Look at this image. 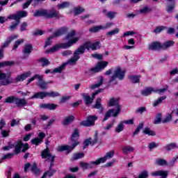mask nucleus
Returning <instances> with one entry per match:
<instances>
[{
    "instance_id": "nucleus-1",
    "label": "nucleus",
    "mask_w": 178,
    "mask_h": 178,
    "mask_svg": "<svg viewBox=\"0 0 178 178\" xmlns=\"http://www.w3.org/2000/svg\"><path fill=\"white\" fill-rule=\"evenodd\" d=\"M11 76L12 74L10 72L7 74H1V79L4 80V81L1 82V85L6 86H9V84H13L14 83H20V81H24L27 77H30L31 76V72L29 71L17 75L15 79L10 77Z\"/></svg>"
},
{
    "instance_id": "nucleus-2",
    "label": "nucleus",
    "mask_w": 178,
    "mask_h": 178,
    "mask_svg": "<svg viewBox=\"0 0 178 178\" xmlns=\"http://www.w3.org/2000/svg\"><path fill=\"white\" fill-rule=\"evenodd\" d=\"M86 52V49L84 46H81L78 48L74 53V56L69 59L66 63L61 65L60 67L55 68L52 73H62L65 68L66 67L67 65H76V62L80 59V55L83 54Z\"/></svg>"
},
{
    "instance_id": "nucleus-3",
    "label": "nucleus",
    "mask_w": 178,
    "mask_h": 178,
    "mask_svg": "<svg viewBox=\"0 0 178 178\" xmlns=\"http://www.w3.org/2000/svg\"><path fill=\"white\" fill-rule=\"evenodd\" d=\"M108 106H116V110L115 111V108H111L109 109L105 114V117L103 119V122H106V120H108V118H111V116H113V118H116L119 113H120V111H122V107H120V105H119V100L115 99V97H112L110 99V100L108 102Z\"/></svg>"
},
{
    "instance_id": "nucleus-4",
    "label": "nucleus",
    "mask_w": 178,
    "mask_h": 178,
    "mask_svg": "<svg viewBox=\"0 0 178 178\" xmlns=\"http://www.w3.org/2000/svg\"><path fill=\"white\" fill-rule=\"evenodd\" d=\"M4 104H15L17 108H23L29 105V102L24 98H20L15 96H9L6 98Z\"/></svg>"
},
{
    "instance_id": "nucleus-5",
    "label": "nucleus",
    "mask_w": 178,
    "mask_h": 178,
    "mask_svg": "<svg viewBox=\"0 0 178 178\" xmlns=\"http://www.w3.org/2000/svg\"><path fill=\"white\" fill-rule=\"evenodd\" d=\"M74 35H76V31H74L68 33L64 38L65 43L63 44V45H74L79 40L78 37L74 38Z\"/></svg>"
},
{
    "instance_id": "nucleus-6",
    "label": "nucleus",
    "mask_w": 178,
    "mask_h": 178,
    "mask_svg": "<svg viewBox=\"0 0 178 178\" xmlns=\"http://www.w3.org/2000/svg\"><path fill=\"white\" fill-rule=\"evenodd\" d=\"M102 91H104V89L102 88L97 90L95 92L92 93V97L88 95L87 93H82L81 95L83 98V101L86 105H91V104L94 102L95 95H98V94H99V92H102Z\"/></svg>"
},
{
    "instance_id": "nucleus-7",
    "label": "nucleus",
    "mask_w": 178,
    "mask_h": 178,
    "mask_svg": "<svg viewBox=\"0 0 178 178\" xmlns=\"http://www.w3.org/2000/svg\"><path fill=\"white\" fill-rule=\"evenodd\" d=\"M98 117L97 115H88L86 120H83L79 123L80 126L83 127H91L95 124V120H97Z\"/></svg>"
},
{
    "instance_id": "nucleus-8",
    "label": "nucleus",
    "mask_w": 178,
    "mask_h": 178,
    "mask_svg": "<svg viewBox=\"0 0 178 178\" xmlns=\"http://www.w3.org/2000/svg\"><path fill=\"white\" fill-rule=\"evenodd\" d=\"M79 138H80V130L79 129L75 128L72 132L71 136V141L72 143L71 151H73L77 145H79Z\"/></svg>"
},
{
    "instance_id": "nucleus-9",
    "label": "nucleus",
    "mask_w": 178,
    "mask_h": 178,
    "mask_svg": "<svg viewBox=\"0 0 178 178\" xmlns=\"http://www.w3.org/2000/svg\"><path fill=\"white\" fill-rule=\"evenodd\" d=\"M126 72L122 70L120 67H117L114 71L113 74L109 80V83H113L116 79H119L120 80H123L124 79V74Z\"/></svg>"
},
{
    "instance_id": "nucleus-10",
    "label": "nucleus",
    "mask_w": 178,
    "mask_h": 178,
    "mask_svg": "<svg viewBox=\"0 0 178 178\" xmlns=\"http://www.w3.org/2000/svg\"><path fill=\"white\" fill-rule=\"evenodd\" d=\"M27 11L21 10L17 12L15 14L8 15L7 19H9L10 20H17L18 22H20V19H22V17H27Z\"/></svg>"
},
{
    "instance_id": "nucleus-11",
    "label": "nucleus",
    "mask_w": 178,
    "mask_h": 178,
    "mask_svg": "<svg viewBox=\"0 0 178 178\" xmlns=\"http://www.w3.org/2000/svg\"><path fill=\"white\" fill-rule=\"evenodd\" d=\"M41 156L42 159H47V161L51 162V163H54V162L55 161V156H52V154L49 152V148L48 147H47L42 152Z\"/></svg>"
},
{
    "instance_id": "nucleus-12",
    "label": "nucleus",
    "mask_w": 178,
    "mask_h": 178,
    "mask_svg": "<svg viewBox=\"0 0 178 178\" xmlns=\"http://www.w3.org/2000/svg\"><path fill=\"white\" fill-rule=\"evenodd\" d=\"M98 143V131L95 132V138L92 140L91 138L86 139L83 143V149H86L88 145H95Z\"/></svg>"
},
{
    "instance_id": "nucleus-13",
    "label": "nucleus",
    "mask_w": 178,
    "mask_h": 178,
    "mask_svg": "<svg viewBox=\"0 0 178 178\" xmlns=\"http://www.w3.org/2000/svg\"><path fill=\"white\" fill-rule=\"evenodd\" d=\"M46 19H59V11L55 8L46 10Z\"/></svg>"
},
{
    "instance_id": "nucleus-14",
    "label": "nucleus",
    "mask_w": 178,
    "mask_h": 178,
    "mask_svg": "<svg viewBox=\"0 0 178 178\" xmlns=\"http://www.w3.org/2000/svg\"><path fill=\"white\" fill-rule=\"evenodd\" d=\"M170 47V45H149L147 49L149 51H166Z\"/></svg>"
},
{
    "instance_id": "nucleus-15",
    "label": "nucleus",
    "mask_w": 178,
    "mask_h": 178,
    "mask_svg": "<svg viewBox=\"0 0 178 178\" xmlns=\"http://www.w3.org/2000/svg\"><path fill=\"white\" fill-rule=\"evenodd\" d=\"M168 175H169V172L168 170H160L158 171H154L151 173V175L153 177H156L160 176V178H168Z\"/></svg>"
},
{
    "instance_id": "nucleus-16",
    "label": "nucleus",
    "mask_w": 178,
    "mask_h": 178,
    "mask_svg": "<svg viewBox=\"0 0 178 178\" xmlns=\"http://www.w3.org/2000/svg\"><path fill=\"white\" fill-rule=\"evenodd\" d=\"M70 45H56L51 47L50 49L47 50V54H52L53 52H56L58 49H67Z\"/></svg>"
},
{
    "instance_id": "nucleus-17",
    "label": "nucleus",
    "mask_w": 178,
    "mask_h": 178,
    "mask_svg": "<svg viewBox=\"0 0 178 178\" xmlns=\"http://www.w3.org/2000/svg\"><path fill=\"white\" fill-rule=\"evenodd\" d=\"M67 31H69V29H67V27H62V28L58 29L57 31H56L53 33V36L56 38L58 37H60V36L66 34V33H67Z\"/></svg>"
},
{
    "instance_id": "nucleus-18",
    "label": "nucleus",
    "mask_w": 178,
    "mask_h": 178,
    "mask_svg": "<svg viewBox=\"0 0 178 178\" xmlns=\"http://www.w3.org/2000/svg\"><path fill=\"white\" fill-rule=\"evenodd\" d=\"M74 119H76V118L73 115L65 117L61 122V124H63V126H69V124L74 122Z\"/></svg>"
},
{
    "instance_id": "nucleus-19",
    "label": "nucleus",
    "mask_w": 178,
    "mask_h": 178,
    "mask_svg": "<svg viewBox=\"0 0 178 178\" xmlns=\"http://www.w3.org/2000/svg\"><path fill=\"white\" fill-rule=\"evenodd\" d=\"M113 155H115L114 150L108 152L106 153L105 156L98 159L99 161L100 162V163H105V162H106L107 159H111V158H113Z\"/></svg>"
},
{
    "instance_id": "nucleus-20",
    "label": "nucleus",
    "mask_w": 178,
    "mask_h": 178,
    "mask_svg": "<svg viewBox=\"0 0 178 178\" xmlns=\"http://www.w3.org/2000/svg\"><path fill=\"white\" fill-rule=\"evenodd\" d=\"M38 98H40V99H44V98H47V92L42 91L35 93L31 97L29 98V99H38Z\"/></svg>"
},
{
    "instance_id": "nucleus-21",
    "label": "nucleus",
    "mask_w": 178,
    "mask_h": 178,
    "mask_svg": "<svg viewBox=\"0 0 178 178\" xmlns=\"http://www.w3.org/2000/svg\"><path fill=\"white\" fill-rule=\"evenodd\" d=\"M101 102H102V99L101 97H98L96 100L95 104L92 106V108L99 109L100 113H102L104 112V107L102 106Z\"/></svg>"
},
{
    "instance_id": "nucleus-22",
    "label": "nucleus",
    "mask_w": 178,
    "mask_h": 178,
    "mask_svg": "<svg viewBox=\"0 0 178 178\" xmlns=\"http://www.w3.org/2000/svg\"><path fill=\"white\" fill-rule=\"evenodd\" d=\"M52 166H54V163H51L49 170L45 172L42 175V178H46L47 176H48L49 177H51V176H54V175H55L56 170H52Z\"/></svg>"
},
{
    "instance_id": "nucleus-23",
    "label": "nucleus",
    "mask_w": 178,
    "mask_h": 178,
    "mask_svg": "<svg viewBox=\"0 0 178 178\" xmlns=\"http://www.w3.org/2000/svg\"><path fill=\"white\" fill-rule=\"evenodd\" d=\"M13 145H14L15 148L14 154H15V155L20 154V152H22V147H23V143H22V141H19V143H15L13 144Z\"/></svg>"
},
{
    "instance_id": "nucleus-24",
    "label": "nucleus",
    "mask_w": 178,
    "mask_h": 178,
    "mask_svg": "<svg viewBox=\"0 0 178 178\" xmlns=\"http://www.w3.org/2000/svg\"><path fill=\"white\" fill-rule=\"evenodd\" d=\"M154 2H156L158 0H153ZM168 2H171V3H168L167 5V12L168 13H172L173 12V10L175 9V0H166Z\"/></svg>"
},
{
    "instance_id": "nucleus-25",
    "label": "nucleus",
    "mask_w": 178,
    "mask_h": 178,
    "mask_svg": "<svg viewBox=\"0 0 178 178\" xmlns=\"http://www.w3.org/2000/svg\"><path fill=\"white\" fill-rule=\"evenodd\" d=\"M152 92H155V90L153 88H145L144 90H141V95L143 97H148V95H151Z\"/></svg>"
},
{
    "instance_id": "nucleus-26",
    "label": "nucleus",
    "mask_w": 178,
    "mask_h": 178,
    "mask_svg": "<svg viewBox=\"0 0 178 178\" xmlns=\"http://www.w3.org/2000/svg\"><path fill=\"white\" fill-rule=\"evenodd\" d=\"M38 80L39 83L41 82L42 80H44V76L40 75V74H35L33 77L28 79V83H26V86H29L31 81H34V80Z\"/></svg>"
},
{
    "instance_id": "nucleus-27",
    "label": "nucleus",
    "mask_w": 178,
    "mask_h": 178,
    "mask_svg": "<svg viewBox=\"0 0 178 178\" xmlns=\"http://www.w3.org/2000/svg\"><path fill=\"white\" fill-rule=\"evenodd\" d=\"M71 149H72V147H70V146L67 145L58 146L57 148L58 152H63V151H67V154H70V152H72Z\"/></svg>"
},
{
    "instance_id": "nucleus-28",
    "label": "nucleus",
    "mask_w": 178,
    "mask_h": 178,
    "mask_svg": "<svg viewBox=\"0 0 178 178\" xmlns=\"http://www.w3.org/2000/svg\"><path fill=\"white\" fill-rule=\"evenodd\" d=\"M46 15H47V10H44V9L37 10L33 13V16L35 17H40L42 16L43 17L46 18Z\"/></svg>"
},
{
    "instance_id": "nucleus-29",
    "label": "nucleus",
    "mask_w": 178,
    "mask_h": 178,
    "mask_svg": "<svg viewBox=\"0 0 178 178\" xmlns=\"http://www.w3.org/2000/svg\"><path fill=\"white\" fill-rule=\"evenodd\" d=\"M122 153L124 155H129V154H130V152H133V151H134V147H133L132 146L130 145H127L124 147L122 149Z\"/></svg>"
},
{
    "instance_id": "nucleus-30",
    "label": "nucleus",
    "mask_w": 178,
    "mask_h": 178,
    "mask_svg": "<svg viewBox=\"0 0 178 178\" xmlns=\"http://www.w3.org/2000/svg\"><path fill=\"white\" fill-rule=\"evenodd\" d=\"M38 62L39 63H41L42 67H45V66H48L49 65H51V62H49V60L45 58H39L38 60Z\"/></svg>"
},
{
    "instance_id": "nucleus-31",
    "label": "nucleus",
    "mask_w": 178,
    "mask_h": 178,
    "mask_svg": "<svg viewBox=\"0 0 178 178\" xmlns=\"http://www.w3.org/2000/svg\"><path fill=\"white\" fill-rule=\"evenodd\" d=\"M104 84V76H99V81L97 83L92 85L90 86L91 90H95V88H98V87H101Z\"/></svg>"
},
{
    "instance_id": "nucleus-32",
    "label": "nucleus",
    "mask_w": 178,
    "mask_h": 178,
    "mask_svg": "<svg viewBox=\"0 0 178 178\" xmlns=\"http://www.w3.org/2000/svg\"><path fill=\"white\" fill-rule=\"evenodd\" d=\"M155 163L158 166H168V161L165 159H157Z\"/></svg>"
},
{
    "instance_id": "nucleus-33",
    "label": "nucleus",
    "mask_w": 178,
    "mask_h": 178,
    "mask_svg": "<svg viewBox=\"0 0 178 178\" xmlns=\"http://www.w3.org/2000/svg\"><path fill=\"white\" fill-rule=\"evenodd\" d=\"M94 165H101L99 159L95 161H90V163H87V169H92V168H94Z\"/></svg>"
},
{
    "instance_id": "nucleus-34",
    "label": "nucleus",
    "mask_w": 178,
    "mask_h": 178,
    "mask_svg": "<svg viewBox=\"0 0 178 178\" xmlns=\"http://www.w3.org/2000/svg\"><path fill=\"white\" fill-rule=\"evenodd\" d=\"M31 170L33 173H34V175H40V173H41V171L40 170V169L37 168V164L35 163H34L32 165L31 168Z\"/></svg>"
},
{
    "instance_id": "nucleus-35",
    "label": "nucleus",
    "mask_w": 178,
    "mask_h": 178,
    "mask_svg": "<svg viewBox=\"0 0 178 178\" xmlns=\"http://www.w3.org/2000/svg\"><path fill=\"white\" fill-rule=\"evenodd\" d=\"M119 28H115V29L107 32L106 35H107V37H112L113 35H115V34H119Z\"/></svg>"
},
{
    "instance_id": "nucleus-36",
    "label": "nucleus",
    "mask_w": 178,
    "mask_h": 178,
    "mask_svg": "<svg viewBox=\"0 0 178 178\" xmlns=\"http://www.w3.org/2000/svg\"><path fill=\"white\" fill-rule=\"evenodd\" d=\"M47 97L55 98V97H60V94L58 92H54V91L46 92V97Z\"/></svg>"
},
{
    "instance_id": "nucleus-37",
    "label": "nucleus",
    "mask_w": 178,
    "mask_h": 178,
    "mask_svg": "<svg viewBox=\"0 0 178 178\" xmlns=\"http://www.w3.org/2000/svg\"><path fill=\"white\" fill-rule=\"evenodd\" d=\"M176 148H178L176 143H170L165 146V149H166V151H172V149H175Z\"/></svg>"
},
{
    "instance_id": "nucleus-38",
    "label": "nucleus",
    "mask_w": 178,
    "mask_h": 178,
    "mask_svg": "<svg viewBox=\"0 0 178 178\" xmlns=\"http://www.w3.org/2000/svg\"><path fill=\"white\" fill-rule=\"evenodd\" d=\"M141 76H129V79L130 81H131L134 84H136V83H139L140 81V78Z\"/></svg>"
},
{
    "instance_id": "nucleus-39",
    "label": "nucleus",
    "mask_w": 178,
    "mask_h": 178,
    "mask_svg": "<svg viewBox=\"0 0 178 178\" xmlns=\"http://www.w3.org/2000/svg\"><path fill=\"white\" fill-rule=\"evenodd\" d=\"M19 24H20V21L15 20V22H13L11 25L8 27V30H10V31L16 30Z\"/></svg>"
},
{
    "instance_id": "nucleus-40",
    "label": "nucleus",
    "mask_w": 178,
    "mask_h": 178,
    "mask_svg": "<svg viewBox=\"0 0 178 178\" xmlns=\"http://www.w3.org/2000/svg\"><path fill=\"white\" fill-rule=\"evenodd\" d=\"M85 12L84 8L81 7H76L74 8V13L75 16H77L79 15H81V13H83Z\"/></svg>"
},
{
    "instance_id": "nucleus-41",
    "label": "nucleus",
    "mask_w": 178,
    "mask_h": 178,
    "mask_svg": "<svg viewBox=\"0 0 178 178\" xmlns=\"http://www.w3.org/2000/svg\"><path fill=\"white\" fill-rule=\"evenodd\" d=\"M70 6V3L69 1H65L60 4L57 5V8L58 9H65L66 8H69Z\"/></svg>"
},
{
    "instance_id": "nucleus-42",
    "label": "nucleus",
    "mask_w": 178,
    "mask_h": 178,
    "mask_svg": "<svg viewBox=\"0 0 178 178\" xmlns=\"http://www.w3.org/2000/svg\"><path fill=\"white\" fill-rule=\"evenodd\" d=\"M174 112L175 111H172L171 113L168 114V115L162 120V123H169V122H172V114L174 113Z\"/></svg>"
},
{
    "instance_id": "nucleus-43",
    "label": "nucleus",
    "mask_w": 178,
    "mask_h": 178,
    "mask_svg": "<svg viewBox=\"0 0 178 178\" xmlns=\"http://www.w3.org/2000/svg\"><path fill=\"white\" fill-rule=\"evenodd\" d=\"M160 123H162V113H158L156 115L154 124H159Z\"/></svg>"
},
{
    "instance_id": "nucleus-44",
    "label": "nucleus",
    "mask_w": 178,
    "mask_h": 178,
    "mask_svg": "<svg viewBox=\"0 0 178 178\" xmlns=\"http://www.w3.org/2000/svg\"><path fill=\"white\" fill-rule=\"evenodd\" d=\"M99 30H102V25L95 26L89 29L90 33H98Z\"/></svg>"
},
{
    "instance_id": "nucleus-45",
    "label": "nucleus",
    "mask_w": 178,
    "mask_h": 178,
    "mask_svg": "<svg viewBox=\"0 0 178 178\" xmlns=\"http://www.w3.org/2000/svg\"><path fill=\"white\" fill-rule=\"evenodd\" d=\"M38 86L41 88V90H47L48 88V82H45L44 80L40 81Z\"/></svg>"
},
{
    "instance_id": "nucleus-46",
    "label": "nucleus",
    "mask_w": 178,
    "mask_h": 178,
    "mask_svg": "<svg viewBox=\"0 0 178 178\" xmlns=\"http://www.w3.org/2000/svg\"><path fill=\"white\" fill-rule=\"evenodd\" d=\"M165 29H166V26H156L153 30V33H154V34H159V33H161V31H163V30H165Z\"/></svg>"
},
{
    "instance_id": "nucleus-47",
    "label": "nucleus",
    "mask_w": 178,
    "mask_h": 178,
    "mask_svg": "<svg viewBox=\"0 0 178 178\" xmlns=\"http://www.w3.org/2000/svg\"><path fill=\"white\" fill-rule=\"evenodd\" d=\"M13 61H3L0 63V67H5L6 66H13L14 65Z\"/></svg>"
},
{
    "instance_id": "nucleus-48",
    "label": "nucleus",
    "mask_w": 178,
    "mask_h": 178,
    "mask_svg": "<svg viewBox=\"0 0 178 178\" xmlns=\"http://www.w3.org/2000/svg\"><path fill=\"white\" fill-rule=\"evenodd\" d=\"M33 51V46L32 45H26L24 48V55H27L30 54Z\"/></svg>"
},
{
    "instance_id": "nucleus-49",
    "label": "nucleus",
    "mask_w": 178,
    "mask_h": 178,
    "mask_svg": "<svg viewBox=\"0 0 178 178\" xmlns=\"http://www.w3.org/2000/svg\"><path fill=\"white\" fill-rule=\"evenodd\" d=\"M152 9L149 8L148 6H145L143 8L140 10V13H142V15H145L146 13H149Z\"/></svg>"
},
{
    "instance_id": "nucleus-50",
    "label": "nucleus",
    "mask_w": 178,
    "mask_h": 178,
    "mask_svg": "<svg viewBox=\"0 0 178 178\" xmlns=\"http://www.w3.org/2000/svg\"><path fill=\"white\" fill-rule=\"evenodd\" d=\"M165 99H166V96L161 97L154 102L153 106H158L159 104L162 103L163 101H165Z\"/></svg>"
},
{
    "instance_id": "nucleus-51",
    "label": "nucleus",
    "mask_w": 178,
    "mask_h": 178,
    "mask_svg": "<svg viewBox=\"0 0 178 178\" xmlns=\"http://www.w3.org/2000/svg\"><path fill=\"white\" fill-rule=\"evenodd\" d=\"M144 127V123H140L138 124V126L137 127L136 129L135 130V131L133 134V136L134 137V136H137V134H138V133H140V131L141 130V129H143Z\"/></svg>"
},
{
    "instance_id": "nucleus-52",
    "label": "nucleus",
    "mask_w": 178,
    "mask_h": 178,
    "mask_svg": "<svg viewBox=\"0 0 178 178\" xmlns=\"http://www.w3.org/2000/svg\"><path fill=\"white\" fill-rule=\"evenodd\" d=\"M143 133L147 134V136H155L156 134L155 131H152L149 127L145 128Z\"/></svg>"
},
{
    "instance_id": "nucleus-53",
    "label": "nucleus",
    "mask_w": 178,
    "mask_h": 178,
    "mask_svg": "<svg viewBox=\"0 0 178 178\" xmlns=\"http://www.w3.org/2000/svg\"><path fill=\"white\" fill-rule=\"evenodd\" d=\"M124 129V125L123 124V122H120L117 126L115 130L116 133H120V131H123Z\"/></svg>"
},
{
    "instance_id": "nucleus-54",
    "label": "nucleus",
    "mask_w": 178,
    "mask_h": 178,
    "mask_svg": "<svg viewBox=\"0 0 178 178\" xmlns=\"http://www.w3.org/2000/svg\"><path fill=\"white\" fill-rule=\"evenodd\" d=\"M97 67L100 68V71L102 70V69H105L106 66H108V62L106 61H102L97 63Z\"/></svg>"
},
{
    "instance_id": "nucleus-55",
    "label": "nucleus",
    "mask_w": 178,
    "mask_h": 178,
    "mask_svg": "<svg viewBox=\"0 0 178 178\" xmlns=\"http://www.w3.org/2000/svg\"><path fill=\"white\" fill-rule=\"evenodd\" d=\"M81 158H84V153H76L74 154L72 159L73 161H77V159H81Z\"/></svg>"
},
{
    "instance_id": "nucleus-56",
    "label": "nucleus",
    "mask_w": 178,
    "mask_h": 178,
    "mask_svg": "<svg viewBox=\"0 0 178 178\" xmlns=\"http://www.w3.org/2000/svg\"><path fill=\"white\" fill-rule=\"evenodd\" d=\"M158 147H159V143H156L155 142H152L149 143V146H148L149 151H152L154 148H156Z\"/></svg>"
},
{
    "instance_id": "nucleus-57",
    "label": "nucleus",
    "mask_w": 178,
    "mask_h": 178,
    "mask_svg": "<svg viewBox=\"0 0 178 178\" xmlns=\"http://www.w3.org/2000/svg\"><path fill=\"white\" fill-rule=\"evenodd\" d=\"M15 38H17V35H15L10 36L6 40V42L3 43V45H9V44H10V42L15 40Z\"/></svg>"
},
{
    "instance_id": "nucleus-58",
    "label": "nucleus",
    "mask_w": 178,
    "mask_h": 178,
    "mask_svg": "<svg viewBox=\"0 0 178 178\" xmlns=\"http://www.w3.org/2000/svg\"><path fill=\"white\" fill-rule=\"evenodd\" d=\"M42 141V139H40L38 138H35L31 140V143L33 144V145H38L39 144H41V142Z\"/></svg>"
},
{
    "instance_id": "nucleus-59",
    "label": "nucleus",
    "mask_w": 178,
    "mask_h": 178,
    "mask_svg": "<svg viewBox=\"0 0 178 178\" xmlns=\"http://www.w3.org/2000/svg\"><path fill=\"white\" fill-rule=\"evenodd\" d=\"M113 26V22H107L104 25H102V30H106L107 29H111Z\"/></svg>"
},
{
    "instance_id": "nucleus-60",
    "label": "nucleus",
    "mask_w": 178,
    "mask_h": 178,
    "mask_svg": "<svg viewBox=\"0 0 178 178\" xmlns=\"http://www.w3.org/2000/svg\"><path fill=\"white\" fill-rule=\"evenodd\" d=\"M106 17H108V19H113L115 18V16H116V12L109 11L106 14Z\"/></svg>"
},
{
    "instance_id": "nucleus-61",
    "label": "nucleus",
    "mask_w": 178,
    "mask_h": 178,
    "mask_svg": "<svg viewBox=\"0 0 178 178\" xmlns=\"http://www.w3.org/2000/svg\"><path fill=\"white\" fill-rule=\"evenodd\" d=\"M57 106H58V104H47V109H49V111H55Z\"/></svg>"
},
{
    "instance_id": "nucleus-62",
    "label": "nucleus",
    "mask_w": 178,
    "mask_h": 178,
    "mask_svg": "<svg viewBox=\"0 0 178 178\" xmlns=\"http://www.w3.org/2000/svg\"><path fill=\"white\" fill-rule=\"evenodd\" d=\"M27 26H29L27 22H23L22 24H21V25H20V31H27Z\"/></svg>"
},
{
    "instance_id": "nucleus-63",
    "label": "nucleus",
    "mask_w": 178,
    "mask_h": 178,
    "mask_svg": "<svg viewBox=\"0 0 178 178\" xmlns=\"http://www.w3.org/2000/svg\"><path fill=\"white\" fill-rule=\"evenodd\" d=\"M149 176L148 171L145 170L143 171L140 174L138 175V178H147Z\"/></svg>"
},
{
    "instance_id": "nucleus-64",
    "label": "nucleus",
    "mask_w": 178,
    "mask_h": 178,
    "mask_svg": "<svg viewBox=\"0 0 178 178\" xmlns=\"http://www.w3.org/2000/svg\"><path fill=\"white\" fill-rule=\"evenodd\" d=\"M99 44H101V41L99 40H96V42L94 43L91 42V41H87L84 44V45H99Z\"/></svg>"
}]
</instances>
